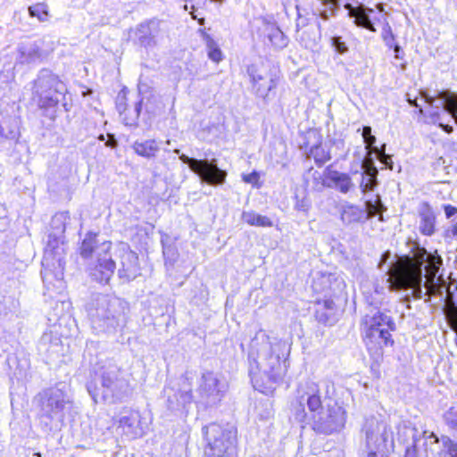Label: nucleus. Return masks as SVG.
Masks as SVG:
<instances>
[{
  "mask_svg": "<svg viewBox=\"0 0 457 457\" xmlns=\"http://www.w3.org/2000/svg\"><path fill=\"white\" fill-rule=\"evenodd\" d=\"M441 266L442 258L439 255L428 253L424 248H417L412 256H403L390 266L386 280L389 289L393 291L411 288L415 298H421L424 267L426 294L443 295L445 282L442 275L437 276Z\"/></svg>",
  "mask_w": 457,
  "mask_h": 457,
  "instance_id": "1",
  "label": "nucleus"
},
{
  "mask_svg": "<svg viewBox=\"0 0 457 457\" xmlns=\"http://www.w3.org/2000/svg\"><path fill=\"white\" fill-rule=\"evenodd\" d=\"M287 344L265 331L259 330L252 339L249 350L250 375L255 384L267 385L280 380L287 370Z\"/></svg>",
  "mask_w": 457,
  "mask_h": 457,
  "instance_id": "2",
  "label": "nucleus"
},
{
  "mask_svg": "<svg viewBox=\"0 0 457 457\" xmlns=\"http://www.w3.org/2000/svg\"><path fill=\"white\" fill-rule=\"evenodd\" d=\"M296 400L306 405L315 431L329 435L340 431L346 422V411L332 399L321 400L319 385L312 380L299 384Z\"/></svg>",
  "mask_w": 457,
  "mask_h": 457,
  "instance_id": "3",
  "label": "nucleus"
},
{
  "mask_svg": "<svg viewBox=\"0 0 457 457\" xmlns=\"http://www.w3.org/2000/svg\"><path fill=\"white\" fill-rule=\"evenodd\" d=\"M360 327L368 352L378 361L383 357L384 348L394 345L390 333L395 327L393 319L379 311L372 310L363 316Z\"/></svg>",
  "mask_w": 457,
  "mask_h": 457,
  "instance_id": "4",
  "label": "nucleus"
},
{
  "mask_svg": "<svg viewBox=\"0 0 457 457\" xmlns=\"http://www.w3.org/2000/svg\"><path fill=\"white\" fill-rule=\"evenodd\" d=\"M112 242L108 240L100 241L97 235L89 232L83 239L79 253L84 259H89L96 255V264L91 271L93 278L100 283H107L112 276L116 268L109 251Z\"/></svg>",
  "mask_w": 457,
  "mask_h": 457,
  "instance_id": "5",
  "label": "nucleus"
},
{
  "mask_svg": "<svg viewBox=\"0 0 457 457\" xmlns=\"http://www.w3.org/2000/svg\"><path fill=\"white\" fill-rule=\"evenodd\" d=\"M87 313L96 328L114 329L124 322V308L120 299L107 295H96L87 304Z\"/></svg>",
  "mask_w": 457,
  "mask_h": 457,
  "instance_id": "6",
  "label": "nucleus"
},
{
  "mask_svg": "<svg viewBox=\"0 0 457 457\" xmlns=\"http://www.w3.org/2000/svg\"><path fill=\"white\" fill-rule=\"evenodd\" d=\"M68 217L53 218L52 225L54 232L50 233L48 241L45 249L44 257L42 260V266L44 270L41 271L42 278L44 281L51 280V276L54 274L58 279L62 277L63 266V240L62 234L65 231V221Z\"/></svg>",
  "mask_w": 457,
  "mask_h": 457,
  "instance_id": "7",
  "label": "nucleus"
},
{
  "mask_svg": "<svg viewBox=\"0 0 457 457\" xmlns=\"http://www.w3.org/2000/svg\"><path fill=\"white\" fill-rule=\"evenodd\" d=\"M40 406V422L51 428L54 422L63 420L64 410L71 404L69 395L62 388L52 387L40 392L35 398Z\"/></svg>",
  "mask_w": 457,
  "mask_h": 457,
  "instance_id": "8",
  "label": "nucleus"
},
{
  "mask_svg": "<svg viewBox=\"0 0 457 457\" xmlns=\"http://www.w3.org/2000/svg\"><path fill=\"white\" fill-rule=\"evenodd\" d=\"M208 441L205 448L206 457H234L236 434L234 428H224L218 424H210L203 428Z\"/></svg>",
  "mask_w": 457,
  "mask_h": 457,
  "instance_id": "9",
  "label": "nucleus"
},
{
  "mask_svg": "<svg viewBox=\"0 0 457 457\" xmlns=\"http://www.w3.org/2000/svg\"><path fill=\"white\" fill-rule=\"evenodd\" d=\"M367 457L383 456L388 445H393L392 431L385 420L374 417L367 419L363 426Z\"/></svg>",
  "mask_w": 457,
  "mask_h": 457,
  "instance_id": "10",
  "label": "nucleus"
},
{
  "mask_svg": "<svg viewBox=\"0 0 457 457\" xmlns=\"http://www.w3.org/2000/svg\"><path fill=\"white\" fill-rule=\"evenodd\" d=\"M66 91V86L47 71H42L35 81L34 95L38 97L37 104L41 108L56 106Z\"/></svg>",
  "mask_w": 457,
  "mask_h": 457,
  "instance_id": "11",
  "label": "nucleus"
},
{
  "mask_svg": "<svg viewBox=\"0 0 457 457\" xmlns=\"http://www.w3.org/2000/svg\"><path fill=\"white\" fill-rule=\"evenodd\" d=\"M102 395L104 402L120 401L129 393V382L121 377L120 370L114 364L103 368L101 373Z\"/></svg>",
  "mask_w": 457,
  "mask_h": 457,
  "instance_id": "12",
  "label": "nucleus"
},
{
  "mask_svg": "<svg viewBox=\"0 0 457 457\" xmlns=\"http://www.w3.org/2000/svg\"><path fill=\"white\" fill-rule=\"evenodd\" d=\"M228 390V383L220 375L204 372L198 386L199 401L205 406H215L221 402Z\"/></svg>",
  "mask_w": 457,
  "mask_h": 457,
  "instance_id": "13",
  "label": "nucleus"
},
{
  "mask_svg": "<svg viewBox=\"0 0 457 457\" xmlns=\"http://www.w3.org/2000/svg\"><path fill=\"white\" fill-rule=\"evenodd\" d=\"M179 160L187 164L190 170L197 174L201 180L209 185H221L225 182L227 172L218 167L217 160H197L186 154L179 155Z\"/></svg>",
  "mask_w": 457,
  "mask_h": 457,
  "instance_id": "14",
  "label": "nucleus"
},
{
  "mask_svg": "<svg viewBox=\"0 0 457 457\" xmlns=\"http://www.w3.org/2000/svg\"><path fill=\"white\" fill-rule=\"evenodd\" d=\"M247 72L251 78L253 88L261 97H266L277 86L275 75L270 73L269 67L264 63L250 65Z\"/></svg>",
  "mask_w": 457,
  "mask_h": 457,
  "instance_id": "15",
  "label": "nucleus"
},
{
  "mask_svg": "<svg viewBox=\"0 0 457 457\" xmlns=\"http://www.w3.org/2000/svg\"><path fill=\"white\" fill-rule=\"evenodd\" d=\"M321 186L336 189L342 194L353 190L355 186L348 173L338 171L328 165L320 176Z\"/></svg>",
  "mask_w": 457,
  "mask_h": 457,
  "instance_id": "16",
  "label": "nucleus"
},
{
  "mask_svg": "<svg viewBox=\"0 0 457 457\" xmlns=\"http://www.w3.org/2000/svg\"><path fill=\"white\" fill-rule=\"evenodd\" d=\"M425 102L431 107L436 109L442 108L445 112L451 114L457 123V94L450 90L436 91L435 96H431L427 93L422 94Z\"/></svg>",
  "mask_w": 457,
  "mask_h": 457,
  "instance_id": "17",
  "label": "nucleus"
},
{
  "mask_svg": "<svg viewBox=\"0 0 457 457\" xmlns=\"http://www.w3.org/2000/svg\"><path fill=\"white\" fill-rule=\"evenodd\" d=\"M346 287L345 279L339 274H320L313 278L312 288L317 293L341 294Z\"/></svg>",
  "mask_w": 457,
  "mask_h": 457,
  "instance_id": "18",
  "label": "nucleus"
},
{
  "mask_svg": "<svg viewBox=\"0 0 457 457\" xmlns=\"http://www.w3.org/2000/svg\"><path fill=\"white\" fill-rule=\"evenodd\" d=\"M118 428L129 438L142 436L145 433L144 427L140 420V414L137 411L123 410L118 420Z\"/></svg>",
  "mask_w": 457,
  "mask_h": 457,
  "instance_id": "19",
  "label": "nucleus"
},
{
  "mask_svg": "<svg viewBox=\"0 0 457 457\" xmlns=\"http://www.w3.org/2000/svg\"><path fill=\"white\" fill-rule=\"evenodd\" d=\"M120 269L119 275L127 280L135 279L140 274L137 254L131 251L127 245H121L120 249Z\"/></svg>",
  "mask_w": 457,
  "mask_h": 457,
  "instance_id": "20",
  "label": "nucleus"
},
{
  "mask_svg": "<svg viewBox=\"0 0 457 457\" xmlns=\"http://www.w3.org/2000/svg\"><path fill=\"white\" fill-rule=\"evenodd\" d=\"M376 214V206L367 202V210L356 205L344 206L341 212V220L345 224H352L363 221Z\"/></svg>",
  "mask_w": 457,
  "mask_h": 457,
  "instance_id": "21",
  "label": "nucleus"
},
{
  "mask_svg": "<svg viewBox=\"0 0 457 457\" xmlns=\"http://www.w3.org/2000/svg\"><path fill=\"white\" fill-rule=\"evenodd\" d=\"M345 8L348 11V15L354 19V23L357 26L365 28L372 32L376 31L370 18V14L374 12L373 9L366 7L363 4L353 6L349 3L345 4Z\"/></svg>",
  "mask_w": 457,
  "mask_h": 457,
  "instance_id": "22",
  "label": "nucleus"
},
{
  "mask_svg": "<svg viewBox=\"0 0 457 457\" xmlns=\"http://www.w3.org/2000/svg\"><path fill=\"white\" fill-rule=\"evenodd\" d=\"M159 21H149L141 23L137 29V36L140 44L144 46H152L156 44V37L159 33Z\"/></svg>",
  "mask_w": 457,
  "mask_h": 457,
  "instance_id": "23",
  "label": "nucleus"
},
{
  "mask_svg": "<svg viewBox=\"0 0 457 457\" xmlns=\"http://www.w3.org/2000/svg\"><path fill=\"white\" fill-rule=\"evenodd\" d=\"M131 147L137 155L154 159L161 150V141L156 139L136 140Z\"/></svg>",
  "mask_w": 457,
  "mask_h": 457,
  "instance_id": "24",
  "label": "nucleus"
},
{
  "mask_svg": "<svg viewBox=\"0 0 457 457\" xmlns=\"http://www.w3.org/2000/svg\"><path fill=\"white\" fill-rule=\"evenodd\" d=\"M420 230L422 234L430 236L435 232L436 215L428 204H423L419 211Z\"/></svg>",
  "mask_w": 457,
  "mask_h": 457,
  "instance_id": "25",
  "label": "nucleus"
},
{
  "mask_svg": "<svg viewBox=\"0 0 457 457\" xmlns=\"http://www.w3.org/2000/svg\"><path fill=\"white\" fill-rule=\"evenodd\" d=\"M362 168L364 169L361 173V181L360 183V187L363 193L372 191L377 185V176L378 170L373 165V162L370 163L363 162Z\"/></svg>",
  "mask_w": 457,
  "mask_h": 457,
  "instance_id": "26",
  "label": "nucleus"
},
{
  "mask_svg": "<svg viewBox=\"0 0 457 457\" xmlns=\"http://www.w3.org/2000/svg\"><path fill=\"white\" fill-rule=\"evenodd\" d=\"M42 54L36 44L22 45L19 48L18 62L23 64H31L40 62Z\"/></svg>",
  "mask_w": 457,
  "mask_h": 457,
  "instance_id": "27",
  "label": "nucleus"
},
{
  "mask_svg": "<svg viewBox=\"0 0 457 457\" xmlns=\"http://www.w3.org/2000/svg\"><path fill=\"white\" fill-rule=\"evenodd\" d=\"M267 37L274 47L282 49L288 44L287 37L275 24H269L266 28Z\"/></svg>",
  "mask_w": 457,
  "mask_h": 457,
  "instance_id": "28",
  "label": "nucleus"
},
{
  "mask_svg": "<svg viewBox=\"0 0 457 457\" xmlns=\"http://www.w3.org/2000/svg\"><path fill=\"white\" fill-rule=\"evenodd\" d=\"M320 5L317 8V12L319 16L324 20L328 21L330 17L336 15L337 11L339 8V0H320Z\"/></svg>",
  "mask_w": 457,
  "mask_h": 457,
  "instance_id": "29",
  "label": "nucleus"
},
{
  "mask_svg": "<svg viewBox=\"0 0 457 457\" xmlns=\"http://www.w3.org/2000/svg\"><path fill=\"white\" fill-rule=\"evenodd\" d=\"M242 220L251 225L257 227H271L272 221L267 216L258 214L254 212H244L242 213Z\"/></svg>",
  "mask_w": 457,
  "mask_h": 457,
  "instance_id": "30",
  "label": "nucleus"
},
{
  "mask_svg": "<svg viewBox=\"0 0 457 457\" xmlns=\"http://www.w3.org/2000/svg\"><path fill=\"white\" fill-rule=\"evenodd\" d=\"M207 55L214 62H220L223 59V54L217 43L209 36L204 35Z\"/></svg>",
  "mask_w": 457,
  "mask_h": 457,
  "instance_id": "31",
  "label": "nucleus"
},
{
  "mask_svg": "<svg viewBox=\"0 0 457 457\" xmlns=\"http://www.w3.org/2000/svg\"><path fill=\"white\" fill-rule=\"evenodd\" d=\"M311 154L313 156L315 162L319 165H322L331 158L329 153L320 145L312 147L311 149Z\"/></svg>",
  "mask_w": 457,
  "mask_h": 457,
  "instance_id": "32",
  "label": "nucleus"
},
{
  "mask_svg": "<svg viewBox=\"0 0 457 457\" xmlns=\"http://www.w3.org/2000/svg\"><path fill=\"white\" fill-rule=\"evenodd\" d=\"M29 11L31 16L37 17V19L41 21H45L47 20V7L44 4H37L33 6H30Z\"/></svg>",
  "mask_w": 457,
  "mask_h": 457,
  "instance_id": "33",
  "label": "nucleus"
},
{
  "mask_svg": "<svg viewBox=\"0 0 457 457\" xmlns=\"http://www.w3.org/2000/svg\"><path fill=\"white\" fill-rule=\"evenodd\" d=\"M442 443L451 457H457V443L453 442L447 436L442 437Z\"/></svg>",
  "mask_w": 457,
  "mask_h": 457,
  "instance_id": "34",
  "label": "nucleus"
},
{
  "mask_svg": "<svg viewBox=\"0 0 457 457\" xmlns=\"http://www.w3.org/2000/svg\"><path fill=\"white\" fill-rule=\"evenodd\" d=\"M362 137L367 147L372 146L376 143V137L371 134V128L370 126L363 127Z\"/></svg>",
  "mask_w": 457,
  "mask_h": 457,
  "instance_id": "35",
  "label": "nucleus"
},
{
  "mask_svg": "<svg viewBox=\"0 0 457 457\" xmlns=\"http://www.w3.org/2000/svg\"><path fill=\"white\" fill-rule=\"evenodd\" d=\"M382 37L386 45L389 47H392L394 45L395 37L391 30V28L388 25H386L383 28Z\"/></svg>",
  "mask_w": 457,
  "mask_h": 457,
  "instance_id": "36",
  "label": "nucleus"
},
{
  "mask_svg": "<svg viewBox=\"0 0 457 457\" xmlns=\"http://www.w3.org/2000/svg\"><path fill=\"white\" fill-rule=\"evenodd\" d=\"M445 420L453 428H457V410L455 408H451L445 413Z\"/></svg>",
  "mask_w": 457,
  "mask_h": 457,
  "instance_id": "37",
  "label": "nucleus"
},
{
  "mask_svg": "<svg viewBox=\"0 0 457 457\" xmlns=\"http://www.w3.org/2000/svg\"><path fill=\"white\" fill-rule=\"evenodd\" d=\"M332 46L339 54H344L347 51L345 44L343 41H341V38L339 37H332Z\"/></svg>",
  "mask_w": 457,
  "mask_h": 457,
  "instance_id": "38",
  "label": "nucleus"
},
{
  "mask_svg": "<svg viewBox=\"0 0 457 457\" xmlns=\"http://www.w3.org/2000/svg\"><path fill=\"white\" fill-rule=\"evenodd\" d=\"M378 159L380 160V162L385 163L389 169H391V170L393 169V162H392L391 156L387 155L385 153V150L381 153L379 152Z\"/></svg>",
  "mask_w": 457,
  "mask_h": 457,
  "instance_id": "39",
  "label": "nucleus"
},
{
  "mask_svg": "<svg viewBox=\"0 0 457 457\" xmlns=\"http://www.w3.org/2000/svg\"><path fill=\"white\" fill-rule=\"evenodd\" d=\"M404 457H418V449L416 441H413V444L406 448Z\"/></svg>",
  "mask_w": 457,
  "mask_h": 457,
  "instance_id": "40",
  "label": "nucleus"
},
{
  "mask_svg": "<svg viewBox=\"0 0 457 457\" xmlns=\"http://www.w3.org/2000/svg\"><path fill=\"white\" fill-rule=\"evenodd\" d=\"M259 179V176L256 172H252L248 175H244L243 179L246 183H255Z\"/></svg>",
  "mask_w": 457,
  "mask_h": 457,
  "instance_id": "41",
  "label": "nucleus"
},
{
  "mask_svg": "<svg viewBox=\"0 0 457 457\" xmlns=\"http://www.w3.org/2000/svg\"><path fill=\"white\" fill-rule=\"evenodd\" d=\"M444 210H445V216L447 218H451L452 216H453L455 213H457V208L454 207V206H452L450 204H446L444 206Z\"/></svg>",
  "mask_w": 457,
  "mask_h": 457,
  "instance_id": "42",
  "label": "nucleus"
},
{
  "mask_svg": "<svg viewBox=\"0 0 457 457\" xmlns=\"http://www.w3.org/2000/svg\"><path fill=\"white\" fill-rule=\"evenodd\" d=\"M295 208L299 211L306 212L309 208V204L305 199H303L296 202Z\"/></svg>",
  "mask_w": 457,
  "mask_h": 457,
  "instance_id": "43",
  "label": "nucleus"
},
{
  "mask_svg": "<svg viewBox=\"0 0 457 457\" xmlns=\"http://www.w3.org/2000/svg\"><path fill=\"white\" fill-rule=\"evenodd\" d=\"M87 390H88V393L90 394V395L92 396L93 400L95 401V403H98L99 402V395L96 392L93 391L90 386H87Z\"/></svg>",
  "mask_w": 457,
  "mask_h": 457,
  "instance_id": "44",
  "label": "nucleus"
},
{
  "mask_svg": "<svg viewBox=\"0 0 457 457\" xmlns=\"http://www.w3.org/2000/svg\"><path fill=\"white\" fill-rule=\"evenodd\" d=\"M306 418V412L304 408H302L299 412L296 413V419H298L300 421H303Z\"/></svg>",
  "mask_w": 457,
  "mask_h": 457,
  "instance_id": "45",
  "label": "nucleus"
},
{
  "mask_svg": "<svg viewBox=\"0 0 457 457\" xmlns=\"http://www.w3.org/2000/svg\"><path fill=\"white\" fill-rule=\"evenodd\" d=\"M439 117H440V113L438 111H436V112H433L430 113L431 121L434 123H436L439 120Z\"/></svg>",
  "mask_w": 457,
  "mask_h": 457,
  "instance_id": "46",
  "label": "nucleus"
},
{
  "mask_svg": "<svg viewBox=\"0 0 457 457\" xmlns=\"http://www.w3.org/2000/svg\"><path fill=\"white\" fill-rule=\"evenodd\" d=\"M392 47L394 48V52H395V57L396 59H400V58H401V57H400V55H399L400 51H401V47H400V46H399V45H397V44H395V45H393V46H392Z\"/></svg>",
  "mask_w": 457,
  "mask_h": 457,
  "instance_id": "47",
  "label": "nucleus"
},
{
  "mask_svg": "<svg viewBox=\"0 0 457 457\" xmlns=\"http://www.w3.org/2000/svg\"><path fill=\"white\" fill-rule=\"evenodd\" d=\"M439 127L442 128L448 134L453 132V128L449 125H445L443 123H439Z\"/></svg>",
  "mask_w": 457,
  "mask_h": 457,
  "instance_id": "48",
  "label": "nucleus"
},
{
  "mask_svg": "<svg viewBox=\"0 0 457 457\" xmlns=\"http://www.w3.org/2000/svg\"><path fill=\"white\" fill-rule=\"evenodd\" d=\"M117 145L116 139L112 136L111 139L106 143V145L114 147Z\"/></svg>",
  "mask_w": 457,
  "mask_h": 457,
  "instance_id": "49",
  "label": "nucleus"
},
{
  "mask_svg": "<svg viewBox=\"0 0 457 457\" xmlns=\"http://www.w3.org/2000/svg\"><path fill=\"white\" fill-rule=\"evenodd\" d=\"M389 256H390V253L389 252L384 253L383 256H382V262H385Z\"/></svg>",
  "mask_w": 457,
  "mask_h": 457,
  "instance_id": "50",
  "label": "nucleus"
},
{
  "mask_svg": "<svg viewBox=\"0 0 457 457\" xmlns=\"http://www.w3.org/2000/svg\"><path fill=\"white\" fill-rule=\"evenodd\" d=\"M452 233L453 236H457V223L453 226Z\"/></svg>",
  "mask_w": 457,
  "mask_h": 457,
  "instance_id": "51",
  "label": "nucleus"
},
{
  "mask_svg": "<svg viewBox=\"0 0 457 457\" xmlns=\"http://www.w3.org/2000/svg\"><path fill=\"white\" fill-rule=\"evenodd\" d=\"M429 437L430 438H434L435 439V443L438 442V438H437V436L434 433H431Z\"/></svg>",
  "mask_w": 457,
  "mask_h": 457,
  "instance_id": "52",
  "label": "nucleus"
},
{
  "mask_svg": "<svg viewBox=\"0 0 457 457\" xmlns=\"http://www.w3.org/2000/svg\"><path fill=\"white\" fill-rule=\"evenodd\" d=\"M377 7H378L379 12H384V8H383V5L381 4H378Z\"/></svg>",
  "mask_w": 457,
  "mask_h": 457,
  "instance_id": "53",
  "label": "nucleus"
},
{
  "mask_svg": "<svg viewBox=\"0 0 457 457\" xmlns=\"http://www.w3.org/2000/svg\"><path fill=\"white\" fill-rule=\"evenodd\" d=\"M98 138H99V140H104V135H100Z\"/></svg>",
  "mask_w": 457,
  "mask_h": 457,
  "instance_id": "54",
  "label": "nucleus"
},
{
  "mask_svg": "<svg viewBox=\"0 0 457 457\" xmlns=\"http://www.w3.org/2000/svg\"><path fill=\"white\" fill-rule=\"evenodd\" d=\"M411 104L415 105V106H418V104H417L416 101H415V102H411Z\"/></svg>",
  "mask_w": 457,
  "mask_h": 457,
  "instance_id": "55",
  "label": "nucleus"
},
{
  "mask_svg": "<svg viewBox=\"0 0 457 457\" xmlns=\"http://www.w3.org/2000/svg\"><path fill=\"white\" fill-rule=\"evenodd\" d=\"M174 153H175V154H179V149H175V150H174Z\"/></svg>",
  "mask_w": 457,
  "mask_h": 457,
  "instance_id": "56",
  "label": "nucleus"
},
{
  "mask_svg": "<svg viewBox=\"0 0 457 457\" xmlns=\"http://www.w3.org/2000/svg\"><path fill=\"white\" fill-rule=\"evenodd\" d=\"M373 148H374V151H376V152H379V151H378V147H373Z\"/></svg>",
  "mask_w": 457,
  "mask_h": 457,
  "instance_id": "57",
  "label": "nucleus"
}]
</instances>
